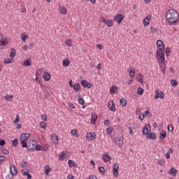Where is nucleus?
Wrapping results in <instances>:
<instances>
[{"instance_id":"f257e3e1","label":"nucleus","mask_w":179,"mask_h":179,"mask_svg":"<svg viewBox=\"0 0 179 179\" xmlns=\"http://www.w3.org/2000/svg\"><path fill=\"white\" fill-rule=\"evenodd\" d=\"M157 47L158 50L156 53V58L158 60L159 64H164V61H166V58L164 57V45L163 43V41L158 40L157 41Z\"/></svg>"},{"instance_id":"f03ea898","label":"nucleus","mask_w":179,"mask_h":179,"mask_svg":"<svg viewBox=\"0 0 179 179\" xmlns=\"http://www.w3.org/2000/svg\"><path fill=\"white\" fill-rule=\"evenodd\" d=\"M166 19L169 24H174L178 20V13L174 9H170L166 13Z\"/></svg>"},{"instance_id":"7ed1b4c3","label":"nucleus","mask_w":179,"mask_h":179,"mask_svg":"<svg viewBox=\"0 0 179 179\" xmlns=\"http://www.w3.org/2000/svg\"><path fill=\"white\" fill-rule=\"evenodd\" d=\"M30 138V134L29 133L23 134L20 136L21 145H22V148H27V142L26 141L29 140Z\"/></svg>"},{"instance_id":"20e7f679","label":"nucleus","mask_w":179,"mask_h":179,"mask_svg":"<svg viewBox=\"0 0 179 179\" xmlns=\"http://www.w3.org/2000/svg\"><path fill=\"white\" fill-rule=\"evenodd\" d=\"M124 19H125V16L124 15V14H117L114 17L113 20L115 22H116V23H117V24H121V22H122Z\"/></svg>"},{"instance_id":"39448f33","label":"nucleus","mask_w":179,"mask_h":179,"mask_svg":"<svg viewBox=\"0 0 179 179\" xmlns=\"http://www.w3.org/2000/svg\"><path fill=\"white\" fill-rule=\"evenodd\" d=\"M36 143H37V142H36V141L29 142L27 144V147H25V148H27V149H28V150H31V152H34V149L36 148Z\"/></svg>"},{"instance_id":"423d86ee","label":"nucleus","mask_w":179,"mask_h":179,"mask_svg":"<svg viewBox=\"0 0 179 179\" xmlns=\"http://www.w3.org/2000/svg\"><path fill=\"white\" fill-rule=\"evenodd\" d=\"M155 100H157V99H164V93L159 90V89H157L155 90Z\"/></svg>"},{"instance_id":"0eeeda50","label":"nucleus","mask_w":179,"mask_h":179,"mask_svg":"<svg viewBox=\"0 0 179 179\" xmlns=\"http://www.w3.org/2000/svg\"><path fill=\"white\" fill-rule=\"evenodd\" d=\"M152 131V127H150V124H146L143 128V135H148L150 134V131Z\"/></svg>"},{"instance_id":"6e6552de","label":"nucleus","mask_w":179,"mask_h":179,"mask_svg":"<svg viewBox=\"0 0 179 179\" xmlns=\"http://www.w3.org/2000/svg\"><path fill=\"white\" fill-rule=\"evenodd\" d=\"M118 170H120V165H118V164H115L113 167L114 177H118Z\"/></svg>"},{"instance_id":"1a4fd4ad","label":"nucleus","mask_w":179,"mask_h":179,"mask_svg":"<svg viewBox=\"0 0 179 179\" xmlns=\"http://www.w3.org/2000/svg\"><path fill=\"white\" fill-rule=\"evenodd\" d=\"M81 85L85 89H90L92 84L85 80L81 81Z\"/></svg>"},{"instance_id":"9d476101","label":"nucleus","mask_w":179,"mask_h":179,"mask_svg":"<svg viewBox=\"0 0 179 179\" xmlns=\"http://www.w3.org/2000/svg\"><path fill=\"white\" fill-rule=\"evenodd\" d=\"M108 107L110 111H115L117 108H115V104H114V101L111 100L108 103Z\"/></svg>"},{"instance_id":"9b49d317","label":"nucleus","mask_w":179,"mask_h":179,"mask_svg":"<svg viewBox=\"0 0 179 179\" xmlns=\"http://www.w3.org/2000/svg\"><path fill=\"white\" fill-rule=\"evenodd\" d=\"M86 138L87 141H94L96 139V134L94 132L88 133Z\"/></svg>"},{"instance_id":"f8f14e48","label":"nucleus","mask_w":179,"mask_h":179,"mask_svg":"<svg viewBox=\"0 0 179 179\" xmlns=\"http://www.w3.org/2000/svg\"><path fill=\"white\" fill-rule=\"evenodd\" d=\"M150 19H152V15H147L143 21V23L144 24V26H149V23H150Z\"/></svg>"},{"instance_id":"ddd939ff","label":"nucleus","mask_w":179,"mask_h":179,"mask_svg":"<svg viewBox=\"0 0 179 179\" xmlns=\"http://www.w3.org/2000/svg\"><path fill=\"white\" fill-rule=\"evenodd\" d=\"M103 159L104 163H108V162L111 160V157H110V155H108V152H105L103 155Z\"/></svg>"},{"instance_id":"4468645a","label":"nucleus","mask_w":179,"mask_h":179,"mask_svg":"<svg viewBox=\"0 0 179 179\" xmlns=\"http://www.w3.org/2000/svg\"><path fill=\"white\" fill-rule=\"evenodd\" d=\"M10 174L13 176H16L17 174V169H16V166L15 165L12 164L10 166Z\"/></svg>"},{"instance_id":"2eb2a0df","label":"nucleus","mask_w":179,"mask_h":179,"mask_svg":"<svg viewBox=\"0 0 179 179\" xmlns=\"http://www.w3.org/2000/svg\"><path fill=\"white\" fill-rule=\"evenodd\" d=\"M97 120V115L96 113H92L91 116V124L94 125V124H96V121Z\"/></svg>"},{"instance_id":"dca6fc26","label":"nucleus","mask_w":179,"mask_h":179,"mask_svg":"<svg viewBox=\"0 0 179 179\" xmlns=\"http://www.w3.org/2000/svg\"><path fill=\"white\" fill-rule=\"evenodd\" d=\"M147 139H152L153 141H156L157 139V137L156 136V134L151 133L146 136Z\"/></svg>"},{"instance_id":"f3484780","label":"nucleus","mask_w":179,"mask_h":179,"mask_svg":"<svg viewBox=\"0 0 179 179\" xmlns=\"http://www.w3.org/2000/svg\"><path fill=\"white\" fill-rule=\"evenodd\" d=\"M51 139H52V142H53L55 145H58L59 141H58V136H57V135L52 134Z\"/></svg>"},{"instance_id":"a211bd4d","label":"nucleus","mask_w":179,"mask_h":179,"mask_svg":"<svg viewBox=\"0 0 179 179\" xmlns=\"http://www.w3.org/2000/svg\"><path fill=\"white\" fill-rule=\"evenodd\" d=\"M128 71H129V76H131V78H134V76H135V68L130 67Z\"/></svg>"},{"instance_id":"6ab92c4d","label":"nucleus","mask_w":179,"mask_h":179,"mask_svg":"<svg viewBox=\"0 0 179 179\" xmlns=\"http://www.w3.org/2000/svg\"><path fill=\"white\" fill-rule=\"evenodd\" d=\"M169 174L173 176V177H176V176H177V169L174 168H171L169 171Z\"/></svg>"},{"instance_id":"aec40b11","label":"nucleus","mask_w":179,"mask_h":179,"mask_svg":"<svg viewBox=\"0 0 179 179\" xmlns=\"http://www.w3.org/2000/svg\"><path fill=\"white\" fill-rule=\"evenodd\" d=\"M115 143L118 146H122V145H124V141L122 140V138H118L115 141Z\"/></svg>"},{"instance_id":"412c9836","label":"nucleus","mask_w":179,"mask_h":179,"mask_svg":"<svg viewBox=\"0 0 179 179\" xmlns=\"http://www.w3.org/2000/svg\"><path fill=\"white\" fill-rule=\"evenodd\" d=\"M9 42L8 41V39L6 38H3L2 40L0 41V46L2 47V45H8Z\"/></svg>"},{"instance_id":"4be33fe9","label":"nucleus","mask_w":179,"mask_h":179,"mask_svg":"<svg viewBox=\"0 0 179 179\" xmlns=\"http://www.w3.org/2000/svg\"><path fill=\"white\" fill-rule=\"evenodd\" d=\"M43 78L44 80L48 81L50 79H51V75L48 72H45L43 73Z\"/></svg>"},{"instance_id":"5701e85b","label":"nucleus","mask_w":179,"mask_h":179,"mask_svg":"<svg viewBox=\"0 0 179 179\" xmlns=\"http://www.w3.org/2000/svg\"><path fill=\"white\" fill-rule=\"evenodd\" d=\"M115 92H118V87H117V86L115 85H113L110 89V92L112 94H115Z\"/></svg>"},{"instance_id":"b1692460","label":"nucleus","mask_w":179,"mask_h":179,"mask_svg":"<svg viewBox=\"0 0 179 179\" xmlns=\"http://www.w3.org/2000/svg\"><path fill=\"white\" fill-rule=\"evenodd\" d=\"M23 65L24 66H31V60H30V59L25 60Z\"/></svg>"},{"instance_id":"393cba45","label":"nucleus","mask_w":179,"mask_h":179,"mask_svg":"<svg viewBox=\"0 0 179 179\" xmlns=\"http://www.w3.org/2000/svg\"><path fill=\"white\" fill-rule=\"evenodd\" d=\"M120 103L122 107H125V106H127V99H125V98H122L120 100Z\"/></svg>"},{"instance_id":"a878e982","label":"nucleus","mask_w":179,"mask_h":179,"mask_svg":"<svg viewBox=\"0 0 179 179\" xmlns=\"http://www.w3.org/2000/svg\"><path fill=\"white\" fill-rule=\"evenodd\" d=\"M143 92H145V90L141 87H139L137 90V94H138V96H142L143 94Z\"/></svg>"},{"instance_id":"bb28decb","label":"nucleus","mask_w":179,"mask_h":179,"mask_svg":"<svg viewBox=\"0 0 179 179\" xmlns=\"http://www.w3.org/2000/svg\"><path fill=\"white\" fill-rule=\"evenodd\" d=\"M73 89V90H76V92H79V90H80V85L78 83L74 84Z\"/></svg>"},{"instance_id":"cd10ccee","label":"nucleus","mask_w":179,"mask_h":179,"mask_svg":"<svg viewBox=\"0 0 179 179\" xmlns=\"http://www.w3.org/2000/svg\"><path fill=\"white\" fill-rule=\"evenodd\" d=\"M166 135L167 134L166 133V131H162L160 134V139H162V141H164V139H166Z\"/></svg>"},{"instance_id":"c85d7f7f","label":"nucleus","mask_w":179,"mask_h":179,"mask_svg":"<svg viewBox=\"0 0 179 179\" xmlns=\"http://www.w3.org/2000/svg\"><path fill=\"white\" fill-rule=\"evenodd\" d=\"M105 23L108 27H113V21L111 20H106Z\"/></svg>"},{"instance_id":"c756f323","label":"nucleus","mask_w":179,"mask_h":179,"mask_svg":"<svg viewBox=\"0 0 179 179\" xmlns=\"http://www.w3.org/2000/svg\"><path fill=\"white\" fill-rule=\"evenodd\" d=\"M15 55H16V50L15 49H11L10 53V57L15 58Z\"/></svg>"},{"instance_id":"7c9ffc66","label":"nucleus","mask_w":179,"mask_h":179,"mask_svg":"<svg viewBox=\"0 0 179 179\" xmlns=\"http://www.w3.org/2000/svg\"><path fill=\"white\" fill-rule=\"evenodd\" d=\"M63 66H69V59H64L62 61Z\"/></svg>"},{"instance_id":"2f4dec72","label":"nucleus","mask_w":179,"mask_h":179,"mask_svg":"<svg viewBox=\"0 0 179 179\" xmlns=\"http://www.w3.org/2000/svg\"><path fill=\"white\" fill-rule=\"evenodd\" d=\"M13 99V95H6L5 96V99L6 100V101H12Z\"/></svg>"},{"instance_id":"473e14b6","label":"nucleus","mask_w":179,"mask_h":179,"mask_svg":"<svg viewBox=\"0 0 179 179\" xmlns=\"http://www.w3.org/2000/svg\"><path fill=\"white\" fill-rule=\"evenodd\" d=\"M164 63L162 64H160L159 63V66L161 68V71L162 72H163V73H166V66H164V64H163Z\"/></svg>"},{"instance_id":"72a5a7b5","label":"nucleus","mask_w":179,"mask_h":179,"mask_svg":"<svg viewBox=\"0 0 179 179\" xmlns=\"http://www.w3.org/2000/svg\"><path fill=\"white\" fill-rule=\"evenodd\" d=\"M40 127L42 128V129H45L47 128V124L44 122H41Z\"/></svg>"},{"instance_id":"f704fd0d","label":"nucleus","mask_w":179,"mask_h":179,"mask_svg":"<svg viewBox=\"0 0 179 179\" xmlns=\"http://www.w3.org/2000/svg\"><path fill=\"white\" fill-rule=\"evenodd\" d=\"M64 159H65V152H62L61 154H60V155H59V160H64Z\"/></svg>"},{"instance_id":"c9c22d12","label":"nucleus","mask_w":179,"mask_h":179,"mask_svg":"<svg viewBox=\"0 0 179 179\" xmlns=\"http://www.w3.org/2000/svg\"><path fill=\"white\" fill-rule=\"evenodd\" d=\"M137 81L139 82V83H143V80H142V75L138 74L137 76Z\"/></svg>"},{"instance_id":"e433bc0d","label":"nucleus","mask_w":179,"mask_h":179,"mask_svg":"<svg viewBox=\"0 0 179 179\" xmlns=\"http://www.w3.org/2000/svg\"><path fill=\"white\" fill-rule=\"evenodd\" d=\"M68 164L69 167H73L75 166V162H73V161H72L71 159H69L68 161Z\"/></svg>"},{"instance_id":"4c0bfd02","label":"nucleus","mask_w":179,"mask_h":179,"mask_svg":"<svg viewBox=\"0 0 179 179\" xmlns=\"http://www.w3.org/2000/svg\"><path fill=\"white\" fill-rule=\"evenodd\" d=\"M12 145H13V146H16L17 145H19V141H17V138H15L12 141Z\"/></svg>"},{"instance_id":"58836bf2","label":"nucleus","mask_w":179,"mask_h":179,"mask_svg":"<svg viewBox=\"0 0 179 179\" xmlns=\"http://www.w3.org/2000/svg\"><path fill=\"white\" fill-rule=\"evenodd\" d=\"M167 129L169 132H173V131H174V128L171 124H169Z\"/></svg>"},{"instance_id":"ea45409f","label":"nucleus","mask_w":179,"mask_h":179,"mask_svg":"<svg viewBox=\"0 0 179 179\" xmlns=\"http://www.w3.org/2000/svg\"><path fill=\"white\" fill-rule=\"evenodd\" d=\"M3 62H4V64H11L12 59H9V58H7V59H4Z\"/></svg>"},{"instance_id":"a19ab883","label":"nucleus","mask_w":179,"mask_h":179,"mask_svg":"<svg viewBox=\"0 0 179 179\" xmlns=\"http://www.w3.org/2000/svg\"><path fill=\"white\" fill-rule=\"evenodd\" d=\"M112 132H113V129L112 128L106 129V134H107V135H111Z\"/></svg>"},{"instance_id":"79ce46f5","label":"nucleus","mask_w":179,"mask_h":179,"mask_svg":"<svg viewBox=\"0 0 179 179\" xmlns=\"http://www.w3.org/2000/svg\"><path fill=\"white\" fill-rule=\"evenodd\" d=\"M61 13H63V15H66V8L64 7H62L61 8Z\"/></svg>"},{"instance_id":"37998d69","label":"nucleus","mask_w":179,"mask_h":179,"mask_svg":"<svg viewBox=\"0 0 179 179\" xmlns=\"http://www.w3.org/2000/svg\"><path fill=\"white\" fill-rule=\"evenodd\" d=\"M35 149L37 151L41 150V145L40 144H36L35 145Z\"/></svg>"},{"instance_id":"c03bdc74","label":"nucleus","mask_w":179,"mask_h":179,"mask_svg":"<svg viewBox=\"0 0 179 179\" xmlns=\"http://www.w3.org/2000/svg\"><path fill=\"white\" fill-rule=\"evenodd\" d=\"M78 103L79 104H81V105L85 104V99H83V98H79Z\"/></svg>"},{"instance_id":"a18cd8bd","label":"nucleus","mask_w":179,"mask_h":179,"mask_svg":"<svg viewBox=\"0 0 179 179\" xmlns=\"http://www.w3.org/2000/svg\"><path fill=\"white\" fill-rule=\"evenodd\" d=\"M65 45H69V47H71V45H72V42L70 40H67L65 41Z\"/></svg>"},{"instance_id":"49530a36","label":"nucleus","mask_w":179,"mask_h":179,"mask_svg":"<svg viewBox=\"0 0 179 179\" xmlns=\"http://www.w3.org/2000/svg\"><path fill=\"white\" fill-rule=\"evenodd\" d=\"M26 37H27L26 36V34H23L21 35V38H22V41H24V42L26 41Z\"/></svg>"},{"instance_id":"de8ad7c7","label":"nucleus","mask_w":179,"mask_h":179,"mask_svg":"<svg viewBox=\"0 0 179 179\" xmlns=\"http://www.w3.org/2000/svg\"><path fill=\"white\" fill-rule=\"evenodd\" d=\"M138 118L141 121H143V120H145V115L144 114L139 115Z\"/></svg>"},{"instance_id":"09e8293b","label":"nucleus","mask_w":179,"mask_h":179,"mask_svg":"<svg viewBox=\"0 0 179 179\" xmlns=\"http://www.w3.org/2000/svg\"><path fill=\"white\" fill-rule=\"evenodd\" d=\"M99 173H104V171H106V169L103 166H101L99 168Z\"/></svg>"},{"instance_id":"8fccbe9b","label":"nucleus","mask_w":179,"mask_h":179,"mask_svg":"<svg viewBox=\"0 0 179 179\" xmlns=\"http://www.w3.org/2000/svg\"><path fill=\"white\" fill-rule=\"evenodd\" d=\"M78 134V131L76 129L71 130V135L75 136Z\"/></svg>"},{"instance_id":"3c124183","label":"nucleus","mask_w":179,"mask_h":179,"mask_svg":"<svg viewBox=\"0 0 179 179\" xmlns=\"http://www.w3.org/2000/svg\"><path fill=\"white\" fill-rule=\"evenodd\" d=\"M171 85H172V86H177V85H178L177 80H171Z\"/></svg>"},{"instance_id":"603ef678","label":"nucleus","mask_w":179,"mask_h":179,"mask_svg":"<svg viewBox=\"0 0 179 179\" xmlns=\"http://www.w3.org/2000/svg\"><path fill=\"white\" fill-rule=\"evenodd\" d=\"M166 57H169V55H170V48H167L166 49Z\"/></svg>"},{"instance_id":"864d4df0","label":"nucleus","mask_w":179,"mask_h":179,"mask_svg":"<svg viewBox=\"0 0 179 179\" xmlns=\"http://www.w3.org/2000/svg\"><path fill=\"white\" fill-rule=\"evenodd\" d=\"M158 164H160L161 166H164V161L163 159H159Z\"/></svg>"},{"instance_id":"5fc2aeb1","label":"nucleus","mask_w":179,"mask_h":179,"mask_svg":"<svg viewBox=\"0 0 179 179\" xmlns=\"http://www.w3.org/2000/svg\"><path fill=\"white\" fill-rule=\"evenodd\" d=\"M41 119L43 120V121H47V115H41Z\"/></svg>"},{"instance_id":"6e6d98bb","label":"nucleus","mask_w":179,"mask_h":179,"mask_svg":"<svg viewBox=\"0 0 179 179\" xmlns=\"http://www.w3.org/2000/svg\"><path fill=\"white\" fill-rule=\"evenodd\" d=\"M13 178V175L12 173L8 174L6 176V179H12Z\"/></svg>"},{"instance_id":"4d7b16f0","label":"nucleus","mask_w":179,"mask_h":179,"mask_svg":"<svg viewBox=\"0 0 179 179\" xmlns=\"http://www.w3.org/2000/svg\"><path fill=\"white\" fill-rule=\"evenodd\" d=\"M50 171H51V169L50 168V166H48L45 171V174H48V173H50Z\"/></svg>"},{"instance_id":"13d9d810","label":"nucleus","mask_w":179,"mask_h":179,"mask_svg":"<svg viewBox=\"0 0 179 179\" xmlns=\"http://www.w3.org/2000/svg\"><path fill=\"white\" fill-rule=\"evenodd\" d=\"M2 152L4 155H8L9 153V151L5 148L2 149Z\"/></svg>"},{"instance_id":"bf43d9fd","label":"nucleus","mask_w":179,"mask_h":179,"mask_svg":"<svg viewBox=\"0 0 179 179\" xmlns=\"http://www.w3.org/2000/svg\"><path fill=\"white\" fill-rule=\"evenodd\" d=\"M22 174L23 176H29V171H22Z\"/></svg>"},{"instance_id":"052dcab7","label":"nucleus","mask_w":179,"mask_h":179,"mask_svg":"<svg viewBox=\"0 0 179 179\" xmlns=\"http://www.w3.org/2000/svg\"><path fill=\"white\" fill-rule=\"evenodd\" d=\"M19 121H20V119L19 116H17L16 119L14 120V124H17V122H19Z\"/></svg>"},{"instance_id":"680f3d73","label":"nucleus","mask_w":179,"mask_h":179,"mask_svg":"<svg viewBox=\"0 0 179 179\" xmlns=\"http://www.w3.org/2000/svg\"><path fill=\"white\" fill-rule=\"evenodd\" d=\"M26 12H27L26 8L22 7L21 8V13H26Z\"/></svg>"},{"instance_id":"e2e57ef3","label":"nucleus","mask_w":179,"mask_h":179,"mask_svg":"<svg viewBox=\"0 0 179 179\" xmlns=\"http://www.w3.org/2000/svg\"><path fill=\"white\" fill-rule=\"evenodd\" d=\"M104 125H110V120H106L104 121Z\"/></svg>"},{"instance_id":"0e129e2a","label":"nucleus","mask_w":179,"mask_h":179,"mask_svg":"<svg viewBox=\"0 0 179 179\" xmlns=\"http://www.w3.org/2000/svg\"><path fill=\"white\" fill-rule=\"evenodd\" d=\"M5 145V141L4 140H1L0 141V146H3Z\"/></svg>"},{"instance_id":"69168bd1","label":"nucleus","mask_w":179,"mask_h":179,"mask_svg":"<svg viewBox=\"0 0 179 179\" xmlns=\"http://www.w3.org/2000/svg\"><path fill=\"white\" fill-rule=\"evenodd\" d=\"M75 176H72V175H69L67 176V179H74Z\"/></svg>"},{"instance_id":"338daca9","label":"nucleus","mask_w":179,"mask_h":179,"mask_svg":"<svg viewBox=\"0 0 179 179\" xmlns=\"http://www.w3.org/2000/svg\"><path fill=\"white\" fill-rule=\"evenodd\" d=\"M106 20H107L103 17L100 18V22H103V23H106Z\"/></svg>"},{"instance_id":"774afa93","label":"nucleus","mask_w":179,"mask_h":179,"mask_svg":"<svg viewBox=\"0 0 179 179\" xmlns=\"http://www.w3.org/2000/svg\"><path fill=\"white\" fill-rule=\"evenodd\" d=\"M69 106L71 108H75V106L72 104V103H69Z\"/></svg>"}]
</instances>
